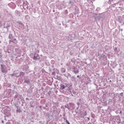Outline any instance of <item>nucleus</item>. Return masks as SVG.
I'll list each match as a JSON object with an SVG mask.
<instances>
[{
  "instance_id": "1",
  "label": "nucleus",
  "mask_w": 124,
  "mask_h": 124,
  "mask_svg": "<svg viewBox=\"0 0 124 124\" xmlns=\"http://www.w3.org/2000/svg\"><path fill=\"white\" fill-rule=\"evenodd\" d=\"M1 66V72L4 74H6L7 73V69H6V66L4 64H0Z\"/></svg>"
},
{
  "instance_id": "2",
  "label": "nucleus",
  "mask_w": 124,
  "mask_h": 124,
  "mask_svg": "<svg viewBox=\"0 0 124 124\" xmlns=\"http://www.w3.org/2000/svg\"><path fill=\"white\" fill-rule=\"evenodd\" d=\"M29 2H28V1H23V3L22 4V7L24 9H25V10H26V9H28L29 8Z\"/></svg>"
},
{
  "instance_id": "3",
  "label": "nucleus",
  "mask_w": 124,
  "mask_h": 124,
  "mask_svg": "<svg viewBox=\"0 0 124 124\" xmlns=\"http://www.w3.org/2000/svg\"><path fill=\"white\" fill-rule=\"evenodd\" d=\"M101 102L103 106H105V107L107 106V101L106 100V99L103 98H101Z\"/></svg>"
},
{
  "instance_id": "4",
  "label": "nucleus",
  "mask_w": 124,
  "mask_h": 124,
  "mask_svg": "<svg viewBox=\"0 0 124 124\" xmlns=\"http://www.w3.org/2000/svg\"><path fill=\"white\" fill-rule=\"evenodd\" d=\"M17 24L19 25V29H20V30H24V29H25L24 24L22 23L21 22H17Z\"/></svg>"
},
{
  "instance_id": "5",
  "label": "nucleus",
  "mask_w": 124,
  "mask_h": 124,
  "mask_svg": "<svg viewBox=\"0 0 124 124\" xmlns=\"http://www.w3.org/2000/svg\"><path fill=\"white\" fill-rule=\"evenodd\" d=\"M23 2H24V0H18L16 1V3L18 6H20V7L23 5Z\"/></svg>"
},
{
  "instance_id": "6",
  "label": "nucleus",
  "mask_w": 124,
  "mask_h": 124,
  "mask_svg": "<svg viewBox=\"0 0 124 124\" xmlns=\"http://www.w3.org/2000/svg\"><path fill=\"white\" fill-rule=\"evenodd\" d=\"M73 105V104L72 103H69L68 104H66L65 105V108H67V109H71V106Z\"/></svg>"
},
{
  "instance_id": "7",
  "label": "nucleus",
  "mask_w": 124,
  "mask_h": 124,
  "mask_svg": "<svg viewBox=\"0 0 124 124\" xmlns=\"http://www.w3.org/2000/svg\"><path fill=\"white\" fill-rule=\"evenodd\" d=\"M119 23L122 24V25H124V16H123L119 20Z\"/></svg>"
},
{
  "instance_id": "8",
  "label": "nucleus",
  "mask_w": 124,
  "mask_h": 124,
  "mask_svg": "<svg viewBox=\"0 0 124 124\" xmlns=\"http://www.w3.org/2000/svg\"><path fill=\"white\" fill-rule=\"evenodd\" d=\"M8 6L10 7L11 8H12L13 9H14L15 8V3H10L8 4Z\"/></svg>"
},
{
  "instance_id": "9",
  "label": "nucleus",
  "mask_w": 124,
  "mask_h": 124,
  "mask_svg": "<svg viewBox=\"0 0 124 124\" xmlns=\"http://www.w3.org/2000/svg\"><path fill=\"white\" fill-rule=\"evenodd\" d=\"M67 91H68V92H69V93H71L72 92V86L70 85V86H69L67 88Z\"/></svg>"
},
{
  "instance_id": "10",
  "label": "nucleus",
  "mask_w": 124,
  "mask_h": 124,
  "mask_svg": "<svg viewBox=\"0 0 124 124\" xmlns=\"http://www.w3.org/2000/svg\"><path fill=\"white\" fill-rule=\"evenodd\" d=\"M23 70L24 71H28V70H29V66L28 65H25L24 67H23Z\"/></svg>"
},
{
  "instance_id": "11",
  "label": "nucleus",
  "mask_w": 124,
  "mask_h": 124,
  "mask_svg": "<svg viewBox=\"0 0 124 124\" xmlns=\"http://www.w3.org/2000/svg\"><path fill=\"white\" fill-rule=\"evenodd\" d=\"M25 75V73L23 72H21L19 74V77H20L21 78H23Z\"/></svg>"
},
{
  "instance_id": "12",
  "label": "nucleus",
  "mask_w": 124,
  "mask_h": 124,
  "mask_svg": "<svg viewBox=\"0 0 124 124\" xmlns=\"http://www.w3.org/2000/svg\"><path fill=\"white\" fill-rule=\"evenodd\" d=\"M118 56H119V57H121V59H124V53L123 52H121L120 55L118 54Z\"/></svg>"
},
{
  "instance_id": "13",
  "label": "nucleus",
  "mask_w": 124,
  "mask_h": 124,
  "mask_svg": "<svg viewBox=\"0 0 124 124\" xmlns=\"http://www.w3.org/2000/svg\"><path fill=\"white\" fill-rule=\"evenodd\" d=\"M38 54H37V53L34 54V57H33V60H34L35 61L37 60L38 59Z\"/></svg>"
},
{
  "instance_id": "14",
  "label": "nucleus",
  "mask_w": 124,
  "mask_h": 124,
  "mask_svg": "<svg viewBox=\"0 0 124 124\" xmlns=\"http://www.w3.org/2000/svg\"><path fill=\"white\" fill-rule=\"evenodd\" d=\"M73 72L74 73H75V74H78V73H79V70H78V69H74Z\"/></svg>"
},
{
  "instance_id": "15",
  "label": "nucleus",
  "mask_w": 124,
  "mask_h": 124,
  "mask_svg": "<svg viewBox=\"0 0 124 124\" xmlns=\"http://www.w3.org/2000/svg\"><path fill=\"white\" fill-rule=\"evenodd\" d=\"M15 13L16 16H20V15H21V13H20V12L18 11V10H16Z\"/></svg>"
},
{
  "instance_id": "16",
  "label": "nucleus",
  "mask_w": 124,
  "mask_h": 124,
  "mask_svg": "<svg viewBox=\"0 0 124 124\" xmlns=\"http://www.w3.org/2000/svg\"><path fill=\"white\" fill-rule=\"evenodd\" d=\"M61 73H65V68H62L60 70Z\"/></svg>"
},
{
  "instance_id": "17",
  "label": "nucleus",
  "mask_w": 124,
  "mask_h": 124,
  "mask_svg": "<svg viewBox=\"0 0 124 124\" xmlns=\"http://www.w3.org/2000/svg\"><path fill=\"white\" fill-rule=\"evenodd\" d=\"M64 89H65V85H63V84H61V85L60 86V90H64Z\"/></svg>"
},
{
  "instance_id": "18",
  "label": "nucleus",
  "mask_w": 124,
  "mask_h": 124,
  "mask_svg": "<svg viewBox=\"0 0 124 124\" xmlns=\"http://www.w3.org/2000/svg\"><path fill=\"white\" fill-rule=\"evenodd\" d=\"M24 83H26V84H29L31 83V81L29 79H28V80L25 79Z\"/></svg>"
},
{
  "instance_id": "19",
  "label": "nucleus",
  "mask_w": 124,
  "mask_h": 124,
  "mask_svg": "<svg viewBox=\"0 0 124 124\" xmlns=\"http://www.w3.org/2000/svg\"><path fill=\"white\" fill-rule=\"evenodd\" d=\"M8 38H9V39H12V38H13V34H12V33H10L9 34Z\"/></svg>"
},
{
  "instance_id": "20",
  "label": "nucleus",
  "mask_w": 124,
  "mask_h": 124,
  "mask_svg": "<svg viewBox=\"0 0 124 124\" xmlns=\"http://www.w3.org/2000/svg\"><path fill=\"white\" fill-rule=\"evenodd\" d=\"M10 76H11V77H13V76H16V77H17V78L19 77V76H17V74H15V73L10 74Z\"/></svg>"
},
{
  "instance_id": "21",
  "label": "nucleus",
  "mask_w": 124,
  "mask_h": 124,
  "mask_svg": "<svg viewBox=\"0 0 124 124\" xmlns=\"http://www.w3.org/2000/svg\"><path fill=\"white\" fill-rule=\"evenodd\" d=\"M9 28H10V24H9V23H7L6 26V29H7V31H8Z\"/></svg>"
},
{
  "instance_id": "22",
  "label": "nucleus",
  "mask_w": 124,
  "mask_h": 124,
  "mask_svg": "<svg viewBox=\"0 0 124 124\" xmlns=\"http://www.w3.org/2000/svg\"><path fill=\"white\" fill-rule=\"evenodd\" d=\"M22 112V110H21V109L18 108H17V109H16V113H21Z\"/></svg>"
},
{
  "instance_id": "23",
  "label": "nucleus",
  "mask_w": 124,
  "mask_h": 124,
  "mask_svg": "<svg viewBox=\"0 0 124 124\" xmlns=\"http://www.w3.org/2000/svg\"><path fill=\"white\" fill-rule=\"evenodd\" d=\"M13 40L14 42H13L14 43H18V41H17V39H16V38H14L13 39Z\"/></svg>"
},
{
  "instance_id": "24",
  "label": "nucleus",
  "mask_w": 124,
  "mask_h": 124,
  "mask_svg": "<svg viewBox=\"0 0 124 124\" xmlns=\"http://www.w3.org/2000/svg\"><path fill=\"white\" fill-rule=\"evenodd\" d=\"M69 87H70V85L68 84V83H65V88H68Z\"/></svg>"
},
{
  "instance_id": "25",
  "label": "nucleus",
  "mask_w": 124,
  "mask_h": 124,
  "mask_svg": "<svg viewBox=\"0 0 124 124\" xmlns=\"http://www.w3.org/2000/svg\"><path fill=\"white\" fill-rule=\"evenodd\" d=\"M88 2L89 3H93V1L94 0H87Z\"/></svg>"
},
{
  "instance_id": "26",
  "label": "nucleus",
  "mask_w": 124,
  "mask_h": 124,
  "mask_svg": "<svg viewBox=\"0 0 124 124\" xmlns=\"http://www.w3.org/2000/svg\"><path fill=\"white\" fill-rule=\"evenodd\" d=\"M114 51H115L116 53L119 51L118 50V48L117 47H114Z\"/></svg>"
},
{
  "instance_id": "27",
  "label": "nucleus",
  "mask_w": 124,
  "mask_h": 124,
  "mask_svg": "<svg viewBox=\"0 0 124 124\" xmlns=\"http://www.w3.org/2000/svg\"><path fill=\"white\" fill-rule=\"evenodd\" d=\"M1 58H2V52L0 51V59H1Z\"/></svg>"
},
{
  "instance_id": "28",
  "label": "nucleus",
  "mask_w": 124,
  "mask_h": 124,
  "mask_svg": "<svg viewBox=\"0 0 124 124\" xmlns=\"http://www.w3.org/2000/svg\"><path fill=\"white\" fill-rule=\"evenodd\" d=\"M53 71H57L58 72H59V70H58V69H57V68H53Z\"/></svg>"
},
{
  "instance_id": "29",
  "label": "nucleus",
  "mask_w": 124,
  "mask_h": 124,
  "mask_svg": "<svg viewBox=\"0 0 124 124\" xmlns=\"http://www.w3.org/2000/svg\"><path fill=\"white\" fill-rule=\"evenodd\" d=\"M82 114H83V116H86L87 115V111H84V112H82Z\"/></svg>"
},
{
  "instance_id": "30",
  "label": "nucleus",
  "mask_w": 124,
  "mask_h": 124,
  "mask_svg": "<svg viewBox=\"0 0 124 124\" xmlns=\"http://www.w3.org/2000/svg\"><path fill=\"white\" fill-rule=\"evenodd\" d=\"M87 80H88V81L87 82V84H89V83H91V82H92L90 78H88Z\"/></svg>"
},
{
  "instance_id": "31",
  "label": "nucleus",
  "mask_w": 124,
  "mask_h": 124,
  "mask_svg": "<svg viewBox=\"0 0 124 124\" xmlns=\"http://www.w3.org/2000/svg\"><path fill=\"white\" fill-rule=\"evenodd\" d=\"M72 93H73V94H76V92L74 90H72Z\"/></svg>"
},
{
  "instance_id": "32",
  "label": "nucleus",
  "mask_w": 124,
  "mask_h": 124,
  "mask_svg": "<svg viewBox=\"0 0 124 124\" xmlns=\"http://www.w3.org/2000/svg\"><path fill=\"white\" fill-rule=\"evenodd\" d=\"M67 78H68V77H71V75H70V74L68 73L67 74Z\"/></svg>"
},
{
  "instance_id": "33",
  "label": "nucleus",
  "mask_w": 124,
  "mask_h": 124,
  "mask_svg": "<svg viewBox=\"0 0 124 124\" xmlns=\"http://www.w3.org/2000/svg\"><path fill=\"white\" fill-rule=\"evenodd\" d=\"M68 13V11H67V10H65L64 11V14H67Z\"/></svg>"
},
{
  "instance_id": "34",
  "label": "nucleus",
  "mask_w": 124,
  "mask_h": 124,
  "mask_svg": "<svg viewBox=\"0 0 124 124\" xmlns=\"http://www.w3.org/2000/svg\"><path fill=\"white\" fill-rule=\"evenodd\" d=\"M69 3L72 5H73L74 3H73V1L70 0V1H69Z\"/></svg>"
},
{
  "instance_id": "35",
  "label": "nucleus",
  "mask_w": 124,
  "mask_h": 124,
  "mask_svg": "<svg viewBox=\"0 0 124 124\" xmlns=\"http://www.w3.org/2000/svg\"><path fill=\"white\" fill-rule=\"evenodd\" d=\"M65 122H66V124H70V123H69V122H68V121L67 120H66Z\"/></svg>"
},
{
  "instance_id": "36",
  "label": "nucleus",
  "mask_w": 124,
  "mask_h": 124,
  "mask_svg": "<svg viewBox=\"0 0 124 124\" xmlns=\"http://www.w3.org/2000/svg\"><path fill=\"white\" fill-rule=\"evenodd\" d=\"M119 94L121 96H124V93H121Z\"/></svg>"
},
{
  "instance_id": "37",
  "label": "nucleus",
  "mask_w": 124,
  "mask_h": 124,
  "mask_svg": "<svg viewBox=\"0 0 124 124\" xmlns=\"http://www.w3.org/2000/svg\"><path fill=\"white\" fill-rule=\"evenodd\" d=\"M99 10H100V8H97L96 9V11H99Z\"/></svg>"
},
{
  "instance_id": "38",
  "label": "nucleus",
  "mask_w": 124,
  "mask_h": 124,
  "mask_svg": "<svg viewBox=\"0 0 124 124\" xmlns=\"http://www.w3.org/2000/svg\"><path fill=\"white\" fill-rule=\"evenodd\" d=\"M97 18H98V20L99 21V20H100V16H98L97 17Z\"/></svg>"
},
{
  "instance_id": "39",
  "label": "nucleus",
  "mask_w": 124,
  "mask_h": 124,
  "mask_svg": "<svg viewBox=\"0 0 124 124\" xmlns=\"http://www.w3.org/2000/svg\"><path fill=\"white\" fill-rule=\"evenodd\" d=\"M63 76H64L65 77H66V78H67V75H66V74H64Z\"/></svg>"
},
{
  "instance_id": "40",
  "label": "nucleus",
  "mask_w": 124,
  "mask_h": 124,
  "mask_svg": "<svg viewBox=\"0 0 124 124\" xmlns=\"http://www.w3.org/2000/svg\"><path fill=\"white\" fill-rule=\"evenodd\" d=\"M49 71H50V72H51V71H52V68H49Z\"/></svg>"
},
{
  "instance_id": "41",
  "label": "nucleus",
  "mask_w": 124,
  "mask_h": 124,
  "mask_svg": "<svg viewBox=\"0 0 124 124\" xmlns=\"http://www.w3.org/2000/svg\"><path fill=\"white\" fill-rule=\"evenodd\" d=\"M49 68H54V65H52Z\"/></svg>"
},
{
  "instance_id": "42",
  "label": "nucleus",
  "mask_w": 124,
  "mask_h": 124,
  "mask_svg": "<svg viewBox=\"0 0 124 124\" xmlns=\"http://www.w3.org/2000/svg\"><path fill=\"white\" fill-rule=\"evenodd\" d=\"M124 31V29H119V31Z\"/></svg>"
},
{
  "instance_id": "43",
  "label": "nucleus",
  "mask_w": 124,
  "mask_h": 124,
  "mask_svg": "<svg viewBox=\"0 0 124 124\" xmlns=\"http://www.w3.org/2000/svg\"><path fill=\"white\" fill-rule=\"evenodd\" d=\"M63 120H64L66 121V120H67V119H66V117H63Z\"/></svg>"
},
{
  "instance_id": "44",
  "label": "nucleus",
  "mask_w": 124,
  "mask_h": 124,
  "mask_svg": "<svg viewBox=\"0 0 124 124\" xmlns=\"http://www.w3.org/2000/svg\"><path fill=\"white\" fill-rule=\"evenodd\" d=\"M14 41H13V39L12 40H10V41H9V43H10L11 42H13Z\"/></svg>"
},
{
  "instance_id": "45",
  "label": "nucleus",
  "mask_w": 124,
  "mask_h": 124,
  "mask_svg": "<svg viewBox=\"0 0 124 124\" xmlns=\"http://www.w3.org/2000/svg\"><path fill=\"white\" fill-rule=\"evenodd\" d=\"M112 1H114V0H109V2H112Z\"/></svg>"
},
{
  "instance_id": "46",
  "label": "nucleus",
  "mask_w": 124,
  "mask_h": 124,
  "mask_svg": "<svg viewBox=\"0 0 124 124\" xmlns=\"http://www.w3.org/2000/svg\"><path fill=\"white\" fill-rule=\"evenodd\" d=\"M70 62H72V63H74V62H73V61H72V60H71V61H70Z\"/></svg>"
},
{
  "instance_id": "47",
  "label": "nucleus",
  "mask_w": 124,
  "mask_h": 124,
  "mask_svg": "<svg viewBox=\"0 0 124 124\" xmlns=\"http://www.w3.org/2000/svg\"><path fill=\"white\" fill-rule=\"evenodd\" d=\"M71 94L72 96H74V95L72 93V92L71 93Z\"/></svg>"
},
{
  "instance_id": "48",
  "label": "nucleus",
  "mask_w": 124,
  "mask_h": 124,
  "mask_svg": "<svg viewBox=\"0 0 124 124\" xmlns=\"http://www.w3.org/2000/svg\"><path fill=\"white\" fill-rule=\"evenodd\" d=\"M77 105L78 106L80 105V103H77Z\"/></svg>"
},
{
  "instance_id": "49",
  "label": "nucleus",
  "mask_w": 124,
  "mask_h": 124,
  "mask_svg": "<svg viewBox=\"0 0 124 124\" xmlns=\"http://www.w3.org/2000/svg\"><path fill=\"white\" fill-rule=\"evenodd\" d=\"M49 94H51V91H49L48 93Z\"/></svg>"
},
{
  "instance_id": "50",
  "label": "nucleus",
  "mask_w": 124,
  "mask_h": 124,
  "mask_svg": "<svg viewBox=\"0 0 124 124\" xmlns=\"http://www.w3.org/2000/svg\"><path fill=\"white\" fill-rule=\"evenodd\" d=\"M29 100V98H26V100Z\"/></svg>"
},
{
  "instance_id": "51",
  "label": "nucleus",
  "mask_w": 124,
  "mask_h": 124,
  "mask_svg": "<svg viewBox=\"0 0 124 124\" xmlns=\"http://www.w3.org/2000/svg\"><path fill=\"white\" fill-rule=\"evenodd\" d=\"M87 119L88 121H90V117H87Z\"/></svg>"
},
{
  "instance_id": "52",
  "label": "nucleus",
  "mask_w": 124,
  "mask_h": 124,
  "mask_svg": "<svg viewBox=\"0 0 124 124\" xmlns=\"http://www.w3.org/2000/svg\"><path fill=\"white\" fill-rule=\"evenodd\" d=\"M77 1H78V2H80V1H81V0H77Z\"/></svg>"
},
{
  "instance_id": "53",
  "label": "nucleus",
  "mask_w": 124,
  "mask_h": 124,
  "mask_svg": "<svg viewBox=\"0 0 124 124\" xmlns=\"http://www.w3.org/2000/svg\"><path fill=\"white\" fill-rule=\"evenodd\" d=\"M62 9V7H60V8H59V9Z\"/></svg>"
},
{
  "instance_id": "54",
  "label": "nucleus",
  "mask_w": 124,
  "mask_h": 124,
  "mask_svg": "<svg viewBox=\"0 0 124 124\" xmlns=\"http://www.w3.org/2000/svg\"><path fill=\"white\" fill-rule=\"evenodd\" d=\"M1 123H2V124H3V123H4V121H3V120H2V121H1Z\"/></svg>"
},
{
  "instance_id": "55",
  "label": "nucleus",
  "mask_w": 124,
  "mask_h": 124,
  "mask_svg": "<svg viewBox=\"0 0 124 124\" xmlns=\"http://www.w3.org/2000/svg\"><path fill=\"white\" fill-rule=\"evenodd\" d=\"M90 9H91V10H92V8H88V10H90Z\"/></svg>"
},
{
  "instance_id": "56",
  "label": "nucleus",
  "mask_w": 124,
  "mask_h": 124,
  "mask_svg": "<svg viewBox=\"0 0 124 124\" xmlns=\"http://www.w3.org/2000/svg\"><path fill=\"white\" fill-rule=\"evenodd\" d=\"M77 110H78V109H79V107H78V108H77Z\"/></svg>"
},
{
  "instance_id": "57",
  "label": "nucleus",
  "mask_w": 124,
  "mask_h": 124,
  "mask_svg": "<svg viewBox=\"0 0 124 124\" xmlns=\"http://www.w3.org/2000/svg\"><path fill=\"white\" fill-rule=\"evenodd\" d=\"M77 78H79V77H80V76H77Z\"/></svg>"
},
{
  "instance_id": "58",
  "label": "nucleus",
  "mask_w": 124,
  "mask_h": 124,
  "mask_svg": "<svg viewBox=\"0 0 124 124\" xmlns=\"http://www.w3.org/2000/svg\"><path fill=\"white\" fill-rule=\"evenodd\" d=\"M52 74H55V72H53Z\"/></svg>"
},
{
  "instance_id": "59",
  "label": "nucleus",
  "mask_w": 124,
  "mask_h": 124,
  "mask_svg": "<svg viewBox=\"0 0 124 124\" xmlns=\"http://www.w3.org/2000/svg\"><path fill=\"white\" fill-rule=\"evenodd\" d=\"M122 111H120V114H122Z\"/></svg>"
},
{
  "instance_id": "60",
  "label": "nucleus",
  "mask_w": 124,
  "mask_h": 124,
  "mask_svg": "<svg viewBox=\"0 0 124 124\" xmlns=\"http://www.w3.org/2000/svg\"><path fill=\"white\" fill-rule=\"evenodd\" d=\"M120 0V1H124V0Z\"/></svg>"
},
{
  "instance_id": "61",
  "label": "nucleus",
  "mask_w": 124,
  "mask_h": 124,
  "mask_svg": "<svg viewBox=\"0 0 124 124\" xmlns=\"http://www.w3.org/2000/svg\"><path fill=\"white\" fill-rule=\"evenodd\" d=\"M68 94H70V93H67V95H68Z\"/></svg>"
},
{
  "instance_id": "62",
  "label": "nucleus",
  "mask_w": 124,
  "mask_h": 124,
  "mask_svg": "<svg viewBox=\"0 0 124 124\" xmlns=\"http://www.w3.org/2000/svg\"><path fill=\"white\" fill-rule=\"evenodd\" d=\"M0 52H1V49H0Z\"/></svg>"
},
{
  "instance_id": "63",
  "label": "nucleus",
  "mask_w": 124,
  "mask_h": 124,
  "mask_svg": "<svg viewBox=\"0 0 124 124\" xmlns=\"http://www.w3.org/2000/svg\"><path fill=\"white\" fill-rule=\"evenodd\" d=\"M0 2H1V0H0Z\"/></svg>"
},
{
  "instance_id": "64",
  "label": "nucleus",
  "mask_w": 124,
  "mask_h": 124,
  "mask_svg": "<svg viewBox=\"0 0 124 124\" xmlns=\"http://www.w3.org/2000/svg\"><path fill=\"white\" fill-rule=\"evenodd\" d=\"M123 10H124V8L123 9Z\"/></svg>"
}]
</instances>
